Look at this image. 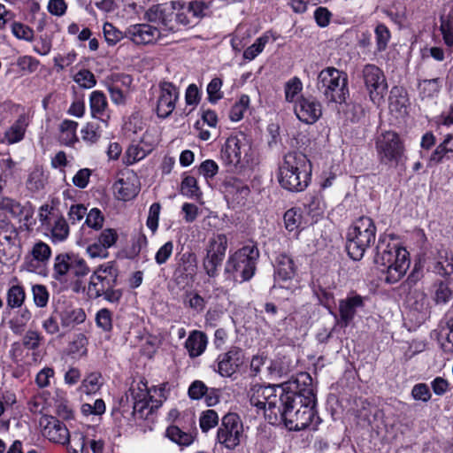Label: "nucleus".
<instances>
[{
	"mask_svg": "<svg viewBox=\"0 0 453 453\" xmlns=\"http://www.w3.org/2000/svg\"><path fill=\"white\" fill-rule=\"evenodd\" d=\"M288 394L280 408L278 418L284 422L290 431L307 428L315 419L320 422L315 410L317 399L308 373H301L294 380L287 381Z\"/></svg>",
	"mask_w": 453,
	"mask_h": 453,
	"instance_id": "1",
	"label": "nucleus"
},
{
	"mask_svg": "<svg viewBox=\"0 0 453 453\" xmlns=\"http://www.w3.org/2000/svg\"><path fill=\"white\" fill-rule=\"evenodd\" d=\"M409 253L397 244H391L388 236H380L375 247L374 264L386 273L385 281L394 284L399 281L410 266Z\"/></svg>",
	"mask_w": 453,
	"mask_h": 453,
	"instance_id": "2",
	"label": "nucleus"
},
{
	"mask_svg": "<svg viewBox=\"0 0 453 453\" xmlns=\"http://www.w3.org/2000/svg\"><path fill=\"white\" fill-rule=\"evenodd\" d=\"M311 172V163L305 154L290 151L284 156L279 167L278 180L283 188L291 192H301L308 187Z\"/></svg>",
	"mask_w": 453,
	"mask_h": 453,
	"instance_id": "3",
	"label": "nucleus"
},
{
	"mask_svg": "<svg viewBox=\"0 0 453 453\" xmlns=\"http://www.w3.org/2000/svg\"><path fill=\"white\" fill-rule=\"evenodd\" d=\"M188 3L183 0H173L169 3L153 5L146 12L148 21L163 25L166 30L175 32L177 25L188 26Z\"/></svg>",
	"mask_w": 453,
	"mask_h": 453,
	"instance_id": "4",
	"label": "nucleus"
},
{
	"mask_svg": "<svg viewBox=\"0 0 453 453\" xmlns=\"http://www.w3.org/2000/svg\"><path fill=\"white\" fill-rule=\"evenodd\" d=\"M376 226L369 217H360L355 225L349 229L346 250L349 257L355 261L363 258L367 248L375 241Z\"/></svg>",
	"mask_w": 453,
	"mask_h": 453,
	"instance_id": "5",
	"label": "nucleus"
},
{
	"mask_svg": "<svg viewBox=\"0 0 453 453\" xmlns=\"http://www.w3.org/2000/svg\"><path fill=\"white\" fill-rule=\"evenodd\" d=\"M287 382L276 386H254L250 395L251 405L265 410L270 418L273 416L277 420L285 397L288 394V389L285 388Z\"/></svg>",
	"mask_w": 453,
	"mask_h": 453,
	"instance_id": "6",
	"label": "nucleus"
},
{
	"mask_svg": "<svg viewBox=\"0 0 453 453\" xmlns=\"http://www.w3.org/2000/svg\"><path fill=\"white\" fill-rule=\"evenodd\" d=\"M106 42L115 45L123 38H128L137 45L154 43L160 37V31L149 24H135L121 32L111 23L106 22L103 27Z\"/></svg>",
	"mask_w": 453,
	"mask_h": 453,
	"instance_id": "7",
	"label": "nucleus"
},
{
	"mask_svg": "<svg viewBox=\"0 0 453 453\" xmlns=\"http://www.w3.org/2000/svg\"><path fill=\"white\" fill-rule=\"evenodd\" d=\"M317 88L328 102L342 104L349 96L348 75L335 67H326L318 75Z\"/></svg>",
	"mask_w": 453,
	"mask_h": 453,
	"instance_id": "8",
	"label": "nucleus"
},
{
	"mask_svg": "<svg viewBox=\"0 0 453 453\" xmlns=\"http://www.w3.org/2000/svg\"><path fill=\"white\" fill-rule=\"evenodd\" d=\"M259 251L256 245H245L231 255L225 265V273L235 280H250L255 274Z\"/></svg>",
	"mask_w": 453,
	"mask_h": 453,
	"instance_id": "9",
	"label": "nucleus"
},
{
	"mask_svg": "<svg viewBox=\"0 0 453 453\" xmlns=\"http://www.w3.org/2000/svg\"><path fill=\"white\" fill-rule=\"evenodd\" d=\"M250 142L243 133L229 136L221 149V159L230 171L242 170L249 163Z\"/></svg>",
	"mask_w": 453,
	"mask_h": 453,
	"instance_id": "10",
	"label": "nucleus"
},
{
	"mask_svg": "<svg viewBox=\"0 0 453 453\" xmlns=\"http://www.w3.org/2000/svg\"><path fill=\"white\" fill-rule=\"evenodd\" d=\"M375 149L381 164L398 165L404 154V145L397 133L386 131L375 138Z\"/></svg>",
	"mask_w": 453,
	"mask_h": 453,
	"instance_id": "11",
	"label": "nucleus"
},
{
	"mask_svg": "<svg viewBox=\"0 0 453 453\" xmlns=\"http://www.w3.org/2000/svg\"><path fill=\"white\" fill-rule=\"evenodd\" d=\"M243 425L240 416L228 412L221 418V424L217 431V441L229 450L234 449L241 443Z\"/></svg>",
	"mask_w": 453,
	"mask_h": 453,
	"instance_id": "12",
	"label": "nucleus"
},
{
	"mask_svg": "<svg viewBox=\"0 0 453 453\" xmlns=\"http://www.w3.org/2000/svg\"><path fill=\"white\" fill-rule=\"evenodd\" d=\"M119 272L113 262L99 265L90 276L88 292L90 297L96 299L111 287H116Z\"/></svg>",
	"mask_w": 453,
	"mask_h": 453,
	"instance_id": "13",
	"label": "nucleus"
},
{
	"mask_svg": "<svg viewBox=\"0 0 453 453\" xmlns=\"http://www.w3.org/2000/svg\"><path fill=\"white\" fill-rule=\"evenodd\" d=\"M226 249L227 238L224 234H216L209 240L203 267L210 278H216L219 275V267L222 265Z\"/></svg>",
	"mask_w": 453,
	"mask_h": 453,
	"instance_id": "14",
	"label": "nucleus"
},
{
	"mask_svg": "<svg viewBox=\"0 0 453 453\" xmlns=\"http://www.w3.org/2000/svg\"><path fill=\"white\" fill-rule=\"evenodd\" d=\"M362 79L373 104H380L388 90L383 71L375 65L367 64L362 69Z\"/></svg>",
	"mask_w": 453,
	"mask_h": 453,
	"instance_id": "15",
	"label": "nucleus"
},
{
	"mask_svg": "<svg viewBox=\"0 0 453 453\" xmlns=\"http://www.w3.org/2000/svg\"><path fill=\"white\" fill-rule=\"evenodd\" d=\"M197 261L193 252L181 254L173 273V280L180 288H185L193 282L196 273Z\"/></svg>",
	"mask_w": 453,
	"mask_h": 453,
	"instance_id": "16",
	"label": "nucleus"
},
{
	"mask_svg": "<svg viewBox=\"0 0 453 453\" xmlns=\"http://www.w3.org/2000/svg\"><path fill=\"white\" fill-rule=\"evenodd\" d=\"M295 113L306 124L315 123L322 115V106L313 96H300L295 105Z\"/></svg>",
	"mask_w": 453,
	"mask_h": 453,
	"instance_id": "17",
	"label": "nucleus"
},
{
	"mask_svg": "<svg viewBox=\"0 0 453 453\" xmlns=\"http://www.w3.org/2000/svg\"><path fill=\"white\" fill-rule=\"evenodd\" d=\"M160 96L157 103V114L159 118L165 119L171 115L175 108L178 99L177 88L168 81H163L159 85Z\"/></svg>",
	"mask_w": 453,
	"mask_h": 453,
	"instance_id": "18",
	"label": "nucleus"
},
{
	"mask_svg": "<svg viewBox=\"0 0 453 453\" xmlns=\"http://www.w3.org/2000/svg\"><path fill=\"white\" fill-rule=\"evenodd\" d=\"M243 352L238 347H232L218 357V372L223 377L232 376L243 363Z\"/></svg>",
	"mask_w": 453,
	"mask_h": 453,
	"instance_id": "19",
	"label": "nucleus"
},
{
	"mask_svg": "<svg viewBox=\"0 0 453 453\" xmlns=\"http://www.w3.org/2000/svg\"><path fill=\"white\" fill-rule=\"evenodd\" d=\"M42 434L50 441L65 444L70 442V434L65 425L54 417L45 418Z\"/></svg>",
	"mask_w": 453,
	"mask_h": 453,
	"instance_id": "20",
	"label": "nucleus"
},
{
	"mask_svg": "<svg viewBox=\"0 0 453 453\" xmlns=\"http://www.w3.org/2000/svg\"><path fill=\"white\" fill-rule=\"evenodd\" d=\"M273 267L275 281L292 280L296 273V266L293 258L285 253L279 254L275 257Z\"/></svg>",
	"mask_w": 453,
	"mask_h": 453,
	"instance_id": "21",
	"label": "nucleus"
},
{
	"mask_svg": "<svg viewBox=\"0 0 453 453\" xmlns=\"http://www.w3.org/2000/svg\"><path fill=\"white\" fill-rule=\"evenodd\" d=\"M364 306V298L356 295L354 296L342 299L339 302V312L341 317V324L346 327L354 319L357 309Z\"/></svg>",
	"mask_w": 453,
	"mask_h": 453,
	"instance_id": "22",
	"label": "nucleus"
},
{
	"mask_svg": "<svg viewBox=\"0 0 453 453\" xmlns=\"http://www.w3.org/2000/svg\"><path fill=\"white\" fill-rule=\"evenodd\" d=\"M30 119L27 113H21L14 123L4 132V138L9 144L23 140Z\"/></svg>",
	"mask_w": 453,
	"mask_h": 453,
	"instance_id": "23",
	"label": "nucleus"
},
{
	"mask_svg": "<svg viewBox=\"0 0 453 453\" xmlns=\"http://www.w3.org/2000/svg\"><path fill=\"white\" fill-rule=\"evenodd\" d=\"M113 190L119 200L129 201L134 198L139 191V187L130 178L119 179L113 184Z\"/></svg>",
	"mask_w": 453,
	"mask_h": 453,
	"instance_id": "24",
	"label": "nucleus"
},
{
	"mask_svg": "<svg viewBox=\"0 0 453 453\" xmlns=\"http://www.w3.org/2000/svg\"><path fill=\"white\" fill-rule=\"evenodd\" d=\"M206 345L207 337L200 331H193L185 342V347L191 357L200 356L205 350Z\"/></svg>",
	"mask_w": 453,
	"mask_h": 453,
	"instance_id": "25",
	"label": "nucleus"
},
{
	"mask_svg": "<svg viewBox=\"0 0 453 453\" xmlns=\"http://www.w3.org/2000/svg\"><path fill=\"white\" fill-rule=\"evenodd\" d=\"M389 109L391 111H396L400 114L405 113L408 106V97L406 91L401 87H393L389 95Z\"/></svg>",
	"mask_w": 453,
	"mask_h": 453,
	"instance_id": "26",
	"label": "nucleus"
},
{
	"mask_svg": "<svg viewBox=\"0 0 453 453\" xmlns=\"http://www.w3.org/2000/svg\"><path fill=\"white\" fill-rule=\"evenodd\" d=\"M61 326L64 328H73L86 319V313L81 308L65 309L60 313Z\"/></svg>",
	"mask_w": 453,
	"mask_h": 453,
	"instance_id": "27",
	"label": "nucleus"
},
{
	"mask_svg": "<svg viewBox=\"0 0 453 453\" xmlns=\"http://www.w3.org/2000/svg\"><path fill=\"white\" fill-rule=\"evenodd\" d=\"M72 253H60L56 256L53 265V278L61 281L70 271Z\"/></svg>",
	"mask_w": 453,
	"mask_h": 453,
	"instance_id": "28",
	"label": "nucleus"
},
{
	"mask_svg": "<svg viewBox=\"0 0 453 453\" xmlns=\"http://www.w3.org/2000/svg\"><path fill=\"white\" fill-rule=\"evenodd\" d=\"M0 209L10 212L15 218H19V221H27L31 217V214L25 211L24 207L19 203L8 197L0 200Z\"/></svg>",
	"mask_w": 453,
	"mask_h": 453,
	"instance_id": "29",
	"label": "nucleus"
},
{
	"mask_svg": "<svg viewBox=\"0 0 453 453\" xmlns=\"http://www.w3.org/2000/svg\"><path fill=\"white\" fill-rule=\"evenodd\" d=\"M435 272L447 279L449 282H453V255L445 252L441 255L434 265Z\"/></svg>",
	"mask_w": 453,
	"mask_h": 453,
	"instance_id": "30",
	"label": "nucleus"
},
{
	"mask_svg": "<svg viewBox=\"0 0 453 453\" xmlns=\"http://www.w3.org/2000/svg\"><path fill=\"white\" fill-rule=\"evenodd\" d=\"M339 113L343 115L347 121L357 122L364 116V109L356 103H346L345 101L340 104Z\"/></svg>",
	"mask_w": 453,
	"mask_h": 453,
	"instance_id": "31",
	"label": "nucleus"
},
{
	"mask_svg": "<svg viewBox=\"0 0 453 453\" xmlns=\"http://www.w3.org/2000/svg\"><path fill=\"white\" fill-rule=\"evenodd\" d=\"M449 280L444 282L438 280L434 283V300L437 304H445L453 297V291L449 288Z\"/></svg>",
	"mask_w": 453,
	"mask_h": 453,
	"instance_id": "32",
	"label": "nucleus"
},
{
	"mask_svg": "<svg viewBox=\"0 0 453 453\" xmlns=\"http://www.w3.org/2000/svg\"><path fill=\"white\" fill-rule=\"evenodd\" d=\"M211 1L192 0L188 3V12L196 19H202L211 14Z\"/></svg>",
	"mask_w": 453,
	"mask_h": 453,
	"instance_id": "33",
	"label": "nucleus"
},
{
	"mask_svg": "<svg viewBox=\"0 0 453 453\" xmlns=\"http://www.w3.org/2000/svg\"><path fill=\"white\" fill-rule=\"evenodd\" d=\"M166 436L180 446H189L194 441V436L183 432L177 426H170L165 431Z\"/></svg>",
	"mask_w": 453,
	"mask_h": 453,
	"instance_id": "34",
	"label": "nucleus"
},
{
	"mask_svg": "<svg viewBox=\"0 0 453 453\" xmlns=\"http://www.w3.org/2000/svg\"><path fill=\"white\" fill-rule=\"evenodd\" d=\"M20 256V244L17 242H3V246H0V262L7 263L11 261H16Z\"/></svg>",
	"mask_w": 453,
	"mask_h": 453,
	"instance_id": "35",
	"label": "nucleus"
},
{
	"mask_svg": "<svg viewBox=\"0 0 453 453\" xmlns=\"http://www.w3.org/2000/svg\"><path fill=\"white\" fill-rule=\"evenodd\" d=\"M30 319L31 312L27 308L22 309L15 317L10 319L8 322L9 327L13 334H20Z\"/></svg>",
	"mask_w": 453,
	"mask_h": 453,
	"instance_id": "36",
	"label": "nucleus"
},
{
	"mask_svg": "<svg viewBox=\"0 0 453 453\" xmlns=\"http://www.w3.org/2000/svg\"><path fill=\"white\" fill-rule=\"evenodd\" d=\"M91 113L94 118L104 115L107 107L106 97L101 91H93L89 98Z\"/></svg>",
	"mask_w": 453,
	"mask_h": 453,
	"instance_id": "37",
	"label": "nucleus"
},
{
	"mask_svg": "<svg viewBox=\"0 0 453 453\" xmlns=\"http://www.w3.org/2000/svg\"><path fill=\"white\" fill-rule=\"evenodd\" d=\"M26 294L19 285L11 287L7 291L6 303L11 309L19 308L24 303Z\"/></svg>",
	"mask_w": 453,
	"mask_h": 453,
	"instance_id": "38",
	"label": "nucleus"
},
{
	"mask_svg": "<svg viewBox=\"0 0 453 453\" xmlns=\"http://www.w3.org/2000/svg\"><path fill=\"white\" fill-rule=\"evenodd\" d=\"M78 123L73 120L65 119L60 124L61 142L65 144L70 145L77 141L76 129Z\"/></svg>",
	"mask_w": 453,
	"mask_h": 453,
	"instance_id": "39",
	"label": "nucleus"
},
{
	"mask_svg": "<svg viewBox=\"0 0 453 453\" xmlns=\"http://www.w3.org/2000/svg\"><path fill=\"white\" fill-rule=\"evenodd\" d=\"M30 255L37 263L46 265L50 258L51 249L47 243L39 241L32 247Z\"/></svg>",
	"mask_w": 453,
	"mask_h": 453,
	"instance_id": "40",
	"label": "nucleus"
},
{
	"mask_svg": "<svg viewBox=\"0 0 453 453\" xmlns=\"http://www.w3.org/2000/svg\"><path fill=\"white\" fill-rule=\"evenodd\" d=\"M19 231L17 227L7 220H0V246L6 242H18Z\"/></svg>",
	"mask_w": 453,
	"mask_h": 453,
	"instance_id": "41",
	"label": "nucleus"
},
{
	"mask_svg": "<svg viewBox=\"0 0 453 453\" xmlns=\"http://www.w3.org/2000/svg\"><path fill=\"white\" fill-rule=\"evenodd\" d=\"M180 192L189 198H199L202 196L197 181L193 176H186L181 181Z\"/></svg>",
	"mask_w": 453,
	"mask_h": 453,
	"instance_id": "42",
	"label": "nucleus"
},
{
	"mask_svg": "<svg viewBox=\"0 0 453 453\" xmlns=\"http://www.w3.org/2000/svg\"><path fill=\"white\" fill-rule=\"evenodd\" d=\"M219 421V415L214 410H206L201 413L199 418L200 428L203 433L218 426Z\"/></svg>",
	"mask_w": 453,
	"mask_h": 453,
	"instance_id": "43",
	"label": "nucleus"
},
{
	"mask_svg": "<svg viewBox=\"0 0 453 453\" xmlns=\"http://www.w3.org/2000/svg\"><path fill=\"white\" fill-rule=\"evenodd\" d=\"M96 324L104 332L109 333L112 330V312L107 308L100 309L96 314Z\"/></svg>",
	"mask_w": 453,
	"mask_h": 453,
	"instance_id": "44",
	"label": "nucleus"
},
{
	"mask_svg": "<svg viewBox=\"0 0 453 453\" xmlns=\"http://www.w3.org/2000/svg\"><path fill=\"white\" fill-rule=\"evenodd\" d=\"M250 104V97L247 95H242L239 101L236 102L231 108L229 118L232 121H239L243 118L244 111L248 109Z\"/></svg>",
	"mask_w": 453,
	"mask_h": 453,
	"instance_id": "45",
	"label": "nucleus"
},
{
	"mask_svg": "<svg viewBox=\"0 0 453 453\" xmlns=\"http://www.w3.org/2000/svg\"><path fill=\"white\" fill-rule=\"evenodd\" d=\"M46 178L41 169H35L28 176L27 185L33 192L39 191L44 188Z\"/></svg>",
	"mask_w": 453,
	"mask_h": 453,
	"instance_id": "46",
	"label": "nucleus"
},
{
	"mask_svg": "<svg viewBox=\"0 0 453 453\" xmlns=\"http://www.w3.org/2000/svg\"><path fill=\"white\" fill-rule=\"evenodd\" d=\"M440 88L441 85L439 78L423 80L418 83L419 91L425 97L434 96L439 92Z\"/></svg>",
	"mask_w": 453,
	"mask_h": 453,
	"instance_id": "47",
	"label": "nucleus"
},
{
	"mask_svg": "<svg viewBox=\"0 0 453 453\" xmlns=\"http://www.w3.org/2000/svg\"><path fill=\"white\" fill-rule=\"evenodd\" d=\"M70 272L76 277H83L88 275L90 270L83 258L72 253Z\"/></svg>",
	"mask_w": 453,
	"mask_h": 453,
	"instance_id": "48",
	"label": "nucleus"
},
{
	"mask_svg": "<svg viewBox=\"0 0 453 453\" xmlns=\"http://www.w3.org/2000/svg\"><path fill=\"white\" fill-rule=\"evenodd\" d=\"M52 237L59 242L65 241L69 234V226L66 220L61 216L54 223L51 229Z\"/></svg>",
	"mask_w": 453,
	"mask_h": 453,
	"instance_id": "49",
	"label": "nucleus"
},
{
	"mask_svg": "<svg viewBox=\"0 0 453 453\" xmlns=\"http://www.w3.org/2000/svg\"><path fill=\"white\" fill-rule=\"evenodd\" d=\"M283 219L286 229L291 232L299 227L302 215L297 209L291 208L285 212Z\"/></svg>",
	"mask_w": 453,
	"mask_h": 453,
	"instance_id": "50",
	"label": "nucleus"
},
{
	"mask_svg": "<svg viewBox=\"0 0 453 453\" xmlns=\"http://www.w3.org/2000/svg\"><path fill=\"white\" fill-rule=\"evenodd\" d=\"M222 80L220 78H213L207 86L208 100L211 104H216L223 97L221 92Z\"/></svg>",
	"mask_w": 453,
	"mask_h": 453,
	"instance_id": "51",
	"label": "nucleus"
},
{
	"mask_svg": "<svg viewBox=\"0 0 453 453\" xmlns=\"http://www.w3.org/2000/svg\"><path fill=\"white\" fill-rule=\"evenodd\" d=\"M42 341L43 337L39 332L35 330H28L22 339V344L27 349L35 350L40 347Z\"/></svg>",
	"mask_w": 453,
	"mask_h": 453,
	"instance_id": "52",
	"label": "nucleus"
},
{
	"mask_svg": "<svg viewBox=\"0 0 453 453\" xmlns=\"http://www.w3.org/2000/svg\"><path fill=\"white\" fill-rule=\"evenodd\" d=\"M82 139L88 142L95 143L101 137V130L99 124L96 122H89L81 130Z\"/></svg>",
	"mask_w": 453,
	"mask_h": 453,
	"instance_id": "53",
	"label": "nucleus"
},
{
	"mask_svg": "<svg viewBox=\"0 0 453 453\" xmlns=\"http://www.w3.org/2000/svg\"><path fill=\"white\" fill-rule=\"evenodd\" d=\"M33 298L37 307H45L49 301V292L45 286L36 284L32 287Z\"/></svg>",
	"mask_w": 453,
	"mask_h": 453,
	"instance_id": "54",
	"label": "nucleus"
},
{
	"mask_svg": "<svg viewBox=\"0 0 453 453\" xmlns=\"http://www.w3.org/2000/svg\"><path fill=\"white\" fill-rule=\"evenodd\" d=\"M74 81L85 88H91L96 83L95 75L87 69L79 71L74 76Z\"/></svg>",
	"mask_w": 453,
	"mask_h": 453,
	"instance_id": "55",
	"label": "nucleus"
},
{
	"mask_svg": "<svg viewBox=\"0 0 453 453\" xmlns=\"http://www.w3.org/2000/svg\"><path fill=\"white\" fill-rule=\"evenodd\" d=\"M12 32L18 39L32 41L34 38V31L28 26L19 22H13L12 25Z\"/></svg>",
	"mask_w": 453,
	"mask_h": 453,
	"instance_id": "56",
	"label": "nucleus"
},
{
	"mask_svg": "<svg viewBox=\"0 0 453 453\" xmlns=\"http://www.w3.org/2000/svg\"><path fill=\"white\" fill-rule=\"evenodd\" d=\"M100 379V373H90L82 382L83 391L87 394L96 393L101 387Z\"/></svg>",
	"mask_w": 453,
	"mask_h": 453,
	"instance_id": "57",
	"label": "nucleus"
},
{
	"mask_svg": "<svg viewBox=\"0 0 453 453\" xmlns=\"http://www.w3.org/2000/svg\"><path fill=\"white\" fill-rule=\"evenodd\" d=\"M377 50L382 51L387 48L390 38V33L385 25L380 24L375 28Z\"/></svg>",
	"mask_w": 453,
	"mask_h": 453,
	"instance_id": "58",
	"label": "nucleus"
},
{
	"mask_svg": "<svg viewBox=\"0 0 453 453\" xmlns=\"http://www.w3.org/2000/svg\"><path fill=\"white\" fill-rule=\"evenodd\" d=\"M225 186L227 188L226 191L229 193L236 192V194H240L242 198L249 196L250 190L249 187L243 184L238 179H231L225 182Z\"/></svg>",
	"mask_w": 453,
	"mask_h": 453,
	"instance_id": "59",
	"label": "nucleus"
},
{
	"mask_svg": "<svg viewBox=\"0 0 453 453\" xmlns=\"http://www.w3.org/2000/svg\"><path fill=\"white\" fill-rule=\"evenodd\" d=\"M160 210L161 205L158 203H154L150 207L146 225L153 234L157 231L158 227Z\"/></svg>",
	"mask_w": 453,
	"mask_h": 453,
	"instance_id": "60",
	"label": "nucleus"
},
{
	"mask_svg": "<svg viewBox=\"0 0 453 453\" xmlns=\"http://www.w3.org/2000/svg\"><path fill=\"white\" fill-rule=\"evenodd\" d=\"M104 219L101 211L97 208H93L87 214L85 223L88 225V226L98 230L102 228Z\"/></svg>",
	"mask_w": 453,
	"mask_h": 453,
	"instance_id": "61",
	"label": "nucleus"
},
{
	"mask_svg": "<svg viewBox=\"0 0 453 453\" xmlns=\"http://www.w3.org/2000/svg\"><path fill=\"white\" fill-rule=\"evenodd\" d=\"M266 42V38L259 37L252 45L244 50L243 58L249 60L254 59L264 50Z\"/></svg>",
	"mask_w": 453,
	"mask_h": 453,
	"instance_id": "62",
	"label": "nucleus"
},
{
	"mask_svg": "<svg viewBox=\"0 0 453 453\" xmlns=\"http://www.w3.org/2000/svg\"><path fill=\"white\" fill-rule=\"evenodd\" d=\"M173 243L172 241L166 242L159 248L155 255V261L158 265H164L167 262L173 254Z\"/></svg>",
	"mask_w": 453,
	"mask_h": 453,
	"instance_id": "63",
	"label": "nucleus"
},
{
	"mask_svg": "<svg viewBox=\"0 0 453 453\" xmlns=\"http://www.w3.org/2000/svg\"><path fill=\"white\" fill-rule=\"evenodd\" d=\"M302 82L296 77L291 79L285 86V98L288 102H293L294 98L302 90Z\"/></svg>",
	"mask_w": 453,
	"mask_h": 453,
	"instance_id": "64",
	"label": "nucleus"
}]
</instances>
